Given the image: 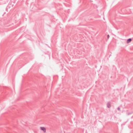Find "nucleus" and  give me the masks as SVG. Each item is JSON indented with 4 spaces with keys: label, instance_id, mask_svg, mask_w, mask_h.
I'll return each mask as SVG.
<instances>
[{
    "label": "nucleus",
    "instance_id": "1",
    "mask_svg": "<svg viewBox=\"0 0 133 133\" xmlns=\"http://www.w3.org/2000/svg\"><path fill=\"white\" fill-rule=\"evenodd\" d=\"M40 129L43 131L44 132H46V129L44 127H40Z\"/></svg>",
    "mask_w": 133,
    "mask_h": 133
},
{
    "label": "nucleus",
    "instance_id": "2",
    "mask_svg": "<svg viewBox=\"0 0 133 133\" xmlns=\"http://www.w3.org/2000/svg\"><path fill=\"white\" fill-rule=\"evenodd\" d=\"M131 38L128 39L127 41V43H129L131 41Z\"/></svg>",
    "mask_w": 133,
    "mask_h": 133
},
{
    "label": "nucleus",
    "instance_id": "3",
    "mask_svg": "<svg viewBox=\"0 0 133 133\" xmlns=\"http://www.w3.org/2000/svg\"><path fill=\"white\" fill-rule=\"evenodd\" d=\"M107 106L108 108H110L111 107L110 104L109 103L107 104Z\"/></svg>",
    "mask_w": 133,
    "mask_h": 133
},
{
    "label": "nucleus",
    "instance_id": "4",
    "mask_svg": "<svg viewBox=\"0 0 133 133\" xmlns=\"http://www.w3.org/2000/svg\"><path fill=\"white\" fill-rule=\"evenodd\" d=\"M109 35H108L107 37L108 38H109Z\"/></svg>",
    "mask_w": 133,
    "mask_h": 133
},
{
    "label": "nucleus",
    "instance_id": "5",
    "mask_svg": "<svg viewBox=\"0 0 133 133\" xmlns=\"http://www.w3.org/2000/svg\"><path fill=\"white\" fill-rule=\"evenodd\" d=\"M118 110H119L120 109L119 108H118Z\"/></svg>",
    "mask_w": 133,
    "mask_h": 133
}]
</instances>
